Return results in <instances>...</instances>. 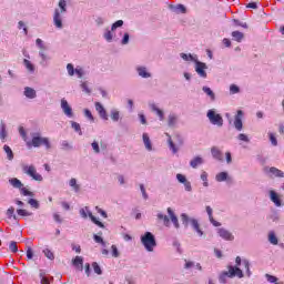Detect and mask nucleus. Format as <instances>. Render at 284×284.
Instances as JSON below:
<instances>
[{
	"label": "nucleus",
	"mask_w": 284,
	"mask_h": 284,
	"mask_svg": "<svg viewBox=\"0 0 284 284\" xmlns=\"http://www.w3.org/2000/svg\"><path fill=\"white\" fill-rule=\"evenodd\" d=\"M24 97H27L28 99H34L37 97V92L33 89L26 88Z\"/></svg>",
	"instance_id": "2eb2a0df"
},
{
	"label": "nucleus",
	"mask_w": 284,
	"mask_h": 284,
	"mask_svg": "<svg viewBox=\"0 0 284 284\" xmlns=\"http://www.w3.org/2000/svg\"><path fill=\"white\" fill-rule=\"evenodd\" d=\"M271 200L277 207H281V200L278 199V194H276V192L271 191Z\"/></svg>",
	"instance_id": "dca6fc26"
},
{
	"label": "nucleus",
	"mask_w": 284,
	"mask_h": 284,
	"mask_svg": "<svg viewBox=\"0 0 284 284\" xmlns=\"http://www.w3.org/2000/svg\"><path fill=\"white\" fill-rule=\"evenodd\" d=\"M203 92H205V94H207V97H210L212 101H214V92L212 91V89L204 87Z\"/></svg>",
	"instance_id": "c756f323"
},
{
	"label": "nucleus",
	"mask_w": 284,
	"mask_h": 284,
	"mask_svg": "<svg viewBox=\"0 0 284 284\" xmlns=\"http://www.w3.org/2000/svg\"><path fill=\"white\" fill-rule=\"evenodd\" d=\"M28 148H40V145H45L47 149H50V142L45 138L33 136L32 142H27Z\"/></svg>",
	"instance_id": "7ed1b4c3"
},
{
	"label": "nucleus",
	"mask_w": 284,
	"mask_h": 284,
	"mask_svg": "<svg viewBox=\"0 0 284 284\" xmlns=\"http://www.w3.org/2000/svg\"><path fill=\"white\" fill-rule=\"evenodd\" d=\"M232 37L235 41H239V42L243 41V34L239 31H233Z\"/></svg>",
	"instance_id": "5701e85b"
},
{
	"label": "nucleus",
	"mask_w": 284,
	"mask_h": 284,
	"mask_svg": "<svg viewBox=\"0 0 284 284\" xmlns=\"http://www.w3.org/2000/svg\"><path fill=\"white\" fill-rule=\"evenodd\" d=\"M230 91H231L232 94H236V92H239V87L232 84V85L230 87Z\"/></svg>",
	"instance_id": "8fccbe9b"
},
{
	"label": "nucleus",
	"mask_w": 284,
	"mask_h": 284,
	"mask_svg": "<svg viewBox=\"0 0 284 284\" xmlns=\"http://www.w3.org/2000/svg\"><path fill=\"white\" fill-rule=\"evenodd\" d=\"M70 185H71V187H74L75 191L79 190V186L77 185V180L75 179L70 180Z\"/></svg>",
	"instance_id": "09e8293b"
},
{
	"label": "nucleus",
	"mask_w": 284,
	"mask_h": 284,
	"mask_svg": "<svg viewBox=\"0 0 284 284\" xmlns=\"http://www.w3.org/2000/svg\"><path fill=\"white\" fill-rule=\"evenodd\" d=\"M33 256H34V253H32V248H28L27 258L32 260Z\"/></svg>",
	"instance_id": "6e6d98bb"
},
{
	"label": "nucleus",
	"mask_w": 284,
	"mask_h": 284,
	"mask_svg": "<svg viewBox=\"0 0 284 284\" xmlns=\"http://www.w3.org/2000/svg\"><path fill=\"white\" fill-rule=\"evenodd\" d=\"M207 116L213 125H223V118H221L220 114L214 113V111L210 110Z\"/></svg>",
	"instance_id": "0eeeda50"
},
{
	"label": "nucleus",
	"mask_w": 284,
	"mask_h": 284,
	"mask_svg": "<svg viewBox=\"0 0 284 284\" xmlns=\"http://www.w3.org/2000/svg\"><path fill=\"white\" fill-rule=\"evenodd\" d=\"M268 241L273 245H277V243H278V239H276V235L274 233H272V232L268 234Z\"/></svg>",
	"instance_id": "a878e982"
},
{
	"label": "nucleus",
	"mask_w": 284,
	"mask_h": 284,
	"mask_svg": "<svg viewBox=\"0 0 284 284\" xmlns=\"http://www.w3.org/2000/svg\"><path fill=\"white\" fill-rule=\"evenodd\" d=\"M176 11H178V12L185 13V7H184L183 4H179V6L176 7Z\"/></svg>",
	"instance_id": "13d9d810"
},
{
	"label": "nucleus",
	"mask_w": 284,
	"mask_h": 284,
	"mask_svg": "<svg viewBox=\"0 0 284 284\" xmlns=\"http://www.w3.org/2000/svg\"><path fill=\"white\" fill-rule=\"evenodd\" d=\"M73 266L75 267V270H83V257L77 256L73 260Z\"/></svg>",
	"instance_id": "4468645a"
},
{
	"label": "nucleus",
	"mask_w": 284,
	"mask_h": 284,
	"mask_svg": "<svg viewBox=\"0 0 284 284\" xmlns=\"http://www.w3.org/2000/svg\"><path fill=\"white\" fill-rule=\"evenodd\" d=\"M104 39H106V41H112V32L106 31V32L104 33Z\"/></svg>",
	"instance_id": "864d4df0"
},
{
	"label": "nucleus",
	"mask_w": 284,
	"mask_h": 284,
	"mask_svg": "<svg viewBox=\"0 0 284 284\" xmlns=\"http://www.w3.org/2000/svg\"><path fill=\"white\" fill-rule=\"evenodd\" d=\"M241 116H243V111H237V115L234 121L236 130H243V122L241 121Z\"/></svg>",
	"instance_id": "9b49d317"
},
{
	"label": "nucleus",
	"mask_w": 284,
	"mask_h": 284,
	"mask_svg": "<svg viewBox=\"0 0 284 284\" xmlns=\"http://www.w3.org/2000/svg\"><path fill=\"white\" fill-rule=\"evenodd\" d=\"M17 213H18L19 216H32L31 212H28L27 210H23V209H19L17 211Z\"/></svg>",
	"instance_id": "c85d7f7f"
},
{
	"label": "nucleus",
	"mask_w": 284,
	"mask_h": 284,
	"mask_svg": "<svg viewBox=\"0 0 284 284\" xmlns=\"http://www.w3.org/2000/svg\"><path fill=\"white\" fill-rule=\"evenodd\" d=\"M236 262V265H242V267H244L247 276H251L252 273H250V262H247L246 260H244L241 264V258L240 257H236L235 260Z\"/></svg>",
	"instance_id": "1a4fd4ad"
},
{
	"label": "nucleus",
	"mask_w": 284,
	"mask_h": 284,
	"mask_svg": "<svg viewBox=\"0 0 284 284\" xmlns=\"http://www.w3.org/2000/svg\"><path fill=\"white\" fill-rule=\"evenodd\" d=\"M169 145L171 148V150L176 153V148H174V142H172V138H169Z\"/></svg>",
	"instance_id": "5fc2aeb1"
},
{
	"label": "nucleus",
	"mask_w": 284,
	"mask_h": 284,
	"mask_svg": "<svg viewBox=\"0 0 284 284\" xmlns=\"http://www.w3.org/2000/svg\"><path fill=\"white\" fill-rule=\"evenodd\" d=\"M211 152H212V155L214 156V159H217V161H221V151H219V149L213 148L211 150Z\"/></svg>",
	"instance_id": "cd10ccee"
},
{
	"label": "nucleus",
	"mask_w": 284,
	"mask_h": 284,
	"mask_svg": "<svg viewBox=\"0 0 284 284\" xmlns=\"http://www.w3.org/2000/svg\"><path fill=\"white\" fill-rule=\"evenodd\" d=\"M219 234L225 241H232V239H234V236H232V233H230V232H227V231H225L223 229L219 230Z\"/></svg>",
	"instance_id": "ddd939ff"
},
{
	"label": "nucleus",
	"mask_w": 284,
	"mask_h": 284,
	"mask_svg": "<svg viewBox=\"0 0 284 284\" xmlns=\"http://www.w3.org/2000/svg\"><path fill=\"white\" fill-rule=\"evenodd\" d=\"M270 141L272 145H277L276 138L272 133L270 134Z\"/></svg>",
	"instance_id": "052dcab7"
},
{
	"label": "nucleus",
	"mask_w": 284,
	"mask_h": 284,
	"mask_svg": "<svg viewBox=\"0 0 284 284\" xmlns=\"http://www.w3.org/2000/svg\"><path fill=\"white\" fill-rule=\"evenodd\" d=\"M239 139H240V141H246V142L250 141V140L247 139V135H245V134H243V133L239 135Z\"/></svg>",
	"instance_id": "69168bd1"
},
{
	"label": "nucleus",
	"mask_w": 284,
	"mask_h": 284,
	"mask_svg": "<svg viewBox=\"0 0 284 284\" xmlns=\"http://www.w3.org/2000/svg\"><path fill=\"white\" fill-rule=\"evenodd\" d=\"M123 26V20H118L112 26V30H116V28H121Z\"/></svg>",
	"instance_id": "ea45409f"
},
{
	"label": "nucleus",
	"mask_w": 284,
	"mask_h": 284,
	"mask_svg": "<svg viewBox=\"0 0 284 284\" xmlns=\"http://www.w3.org/2000/svg\"><path fill=\"white\" fill-rule=\"evenodd\" d=\"M141 242L144 245L145 250H148V252H152V250L156 247V240H154V235L150 232H146L141 237Z\"/></svg>",
	"instance_id": "f03ea898"
},
{
	"label": "nucleus",
	"mask_w": 284,
	"mask_h": 284,
	"mask_svg": "<svg viewBox=\"0 0 284 284\" xmlns=\"http://www.w3.org/2000/svg\"><path fill=\"white\" fill-rule=\"evenodd\" d=\"M111 250H112V255L116 258V256H119V250L116 248L115 245H112Z\"/></svg>",
	"instance_id": "de8ad7c7"
},
{
	"label": "nucleus",
	"mask_w": 284,
	"mask_h": 284,
	"mask_svg": "<svg viewBox=\"0 0 284 284\" xmlns=\"http://www.w3.org/2000/svg\"><path fill=\"white\" fill-rule=\"evenodd\" d=\"M184 186H185V190L186 192H191L192 191V184L190 182H184Z\"/></svg>",
	"instance_id": "4d7b16f0"
},
{
	"label": "nucleus",
	"mask_w": 284,
	"mask_h": 284,
	"mask_svg": "<svg viewBox=\"0 0 284 284\" xmlns=\"http://www.w3.org/2000/svg\"><path fill=\"white\" fill-rule=\"evenodd\" d=\"M94 241H95V243H102L103 244V239L99 235H94Z\"/></svg>",
	"instance_id": "0e129e2a"
},
{
	"label": "nucleus",
	"mask_w": 284,
	"mask_h": 284,
	"mask_svg": "<svg viewBox=\"0 0 284 284\" xmlns=\"http://www.w3.org/2000/svg\"><path fill=\"white\" fill-rule=\"evenodd\" d=\"M95 110L99 111L101 119H104V121H108V113H105V109H103L101 103H95Z\"/></svg>",
	"instance_id": "f8f14e48"
},
{
	"label": "nucleus",
	"mask_w": 284,
	"mask_h": 284,
	"mask_svg": "<svg viewBox=\"0 0 284 284\" xmlns=\"http://www.w3.org/2000/svg\"><path fill=\"white\" fill-rule=\"evenodd\" d=\"M75 74H78L79 79H81V77H83V69L75 68Z\"/></svg>",
	"instance_id": "603ef678"
},
{
	"label": "nucleus",
	"mask_w": 284,
	"mask_h": 284,
	"mask_svg": "<svg viewBox=\"0 0 284 284\" xmlns=\"http://www.w3.org/2000/svg\"><path fill=\"white\" fill-rule=\"evenodd\" d=\"M176 179L180 183H186L187 182V180L185 179V175H183V174H178Z\"/></svg>",
	"instance_id": "79ce46f5"
},
{
	"label": "nucleus",
	"mask_w": 284,
	"mask_h": 284,
	"mask_svg": "<svg viewBox=\"0 0 284 284\" xmlns=\"http://www.w3.org/2000/svg\"><path fill=\"white\" fill-rule=\"evenodd\" d=\"M84 114L85 116H88V119H90L91 121H94V116H92V112H90V110H84Z\"/></svg>",
	"instance_id": "3c124183"
},
{
	"label": "nucleus",
	"mask_w": 284,
	"mask_h": 284,
	"mask_svg": "<svg viewBox=\"0 0 284 284\" xmlns=\"http://www.w3.org/2000/svg\"><path fill=\"white\" fill-rule=\"evenodd\" d=\"M111 119L113 121H119V111H112Z\"/></svg>",
	"instance_id": "c03bdc74"
},
{
	"label": "nucleus",
	"mask_w": 284,
	"mask_h": 284,
	"mask_svg": "<svg viewBox=\"0 0 284 284\" xmlns=\"http://www.w3.org/2000/svg\"><path fill=\"white\" fill-rule=\"evenodd\" d=\"M138 72L140 77H143L144 79H148L150 77V73L145 70V68H138Z\"/></svg>",
	"instance_id": "393cba45"
},
{
	"label": "nucleus",
	"mask_w": 284,
	"mask_h": 284,
	"mask_svg": "<svg viewBox=\"0 0 284 284\" xmlns=\"http://www.w3.org/2000/svg\"><path fill=\"white\" fill-rule=\"evenodd\" d=\"M201 163H203V159L195 158L194 160L191 161V168H196L197 165H201Z\"/></svg>",
	"instance_id": "bb28decb"
},
{
	"label": "nucleus",
	"mask_w": 284,
	"mask_h": 284,
	"mask_svg": "<svg viewBox=\"0 0 284 284\" xmlns=\"http://www.w3.org/2000/svg\"><path fill=\"white\" fill-rule=\"evenodd\" d=\"M72 128H73V130H75V132H79L80 134H82L81 133V125L79 123L72 122Z\"/></svg>",
	"instance_id": "4c0bfd02"
},
{
	"label": "nucleus",
	"mask_w": 284,
	"mask_h": 284,
	"mask_svg": "<svg viewBox=\"0 0 284 284\" xmlns=\"http://www.w3.org/2000/svg\"><path fill=\"white\" fill-rule=\"evenodd\" d=\"M234 276H237L239 278H243V271L239 267L230 266L229 272L223 273L220 276V282L225 283V278H234Z\"/></svg>",
	"instance_id": "f257e3e1"
},
{
	"label": "nucleus",
	"mask_w": 284,
	"mask_h": 284,
	"mask_svg": "<svg viewBox=\"0 0 284 284\" xmlns=\"http://www.w3.org/2000/svg\"><path fill=\"white\" fill-rule=\"evenodd\" d=\"M143 141L146 150H152V143H150V136H148V133L143 134Z\"/></svg>",
	"instance_id": "412c9836"
},
{
	"label": "nucleus",
	"mask_w": 284,
	"mask_h": 284,
	"mask_svg": "<svg viewBox=\"0 0 284 284\" xmlns=\"http://www.w3.org/2000/svg\"><path fill=\"white\" fill-rule=\"evenodd\" d=\"M270 174H271V176H284V173H282L281 170H278L276 168H271Z\"/></svg>",
	"instance_id": "aec40b11"
},
{
	"label": "nucleus",
	"mask_w": 284,
	"mask_h": 284,
	"mask_svg": "<svg viewBox=\"0 0 284 284\" xmlns=\"http://www.w3.org/2000/svg\"><path fill=\"white\" fill-rule=\"evenodd\" d=\"M205 70H207V67L205 65V63L196 62L195 72H197L200 77H203V78L207 77V73H205Z\"/></svg>",
	"instance_id": "6e6552de"
},
{
	"label": "nucleus",
	"mask_w": 284,
	"mask_h": 284,
	"mask_svg": "<svg viewBox=\"0 0 284 284\" xmlns=\"http://www.w3.org/2000/svg\"><path fill=\"white\" fill-rule=\"evenodd\" d=\"M43 252H44V255L47 256V258H49L50 261H53L54 253H52V251L45 248Z\"/></svg>",
	"instance_id": "7c9ffc66"
},
{
	"label": "nucleus",
	"mask_w": 284,
	"mask_h": 284,
	"mask_svg": "<svg viewBox=\"0 0 284 284\" xmlns=\"http://www.w3.org/2000/svg\"><path fill=\"white\" fill-rule=\"evenodd\" d=\"M41 284H50V281L48 280V277H42Z\"/></svg>",
	"instance_id": "774afa93"
},
{
	"label": "nucleus",
	"mask_w": 284,
	"mask_h": 284,
	"mask_svg": "<svg viewBox=\"0 0 284 284\" xmlns=\"http://www.w3.org/2000/svg\"><path fill=\"white\" fill-rule=\"evenodd\" d=\"M23 172L28 174L29 176L33 178L34 181H43V176L41 174L37 173V169L34 166H23Z\"/></svg>",
	"instance_id": "20e7f679"
},
{
	"label": "nucleus",
	"mask_w": 284,
	"mask_h": 284,
	"mask_svg": "<svg viewBox=\"0 0 284 284\" xmlns=\"http://www.w3.org/2000/svg\"><path fill=\"white\" fill-rule=\"evenodd\" d=\"M168 213L171 216V221L175 225V227H179V219L174 216V212H172V209H168Z\"/></svg>",
	"instance_id": "6ab92c4d"
},
{
	"label": "nucleus",
	"mask_w": 284,
	"mask_h": 284,
	"mask_svg": "<svg viewBox=\"0 0 284 284\" xmlns=\"http://www.w3.org/2000/svg\"><path fill=\"white\" fill-rule=\"evenodd\" d=\"M24 65L29 72H34V65L31 64L29 60H24Z\"/></svg>",
	"instance_id": "473e14b6"
},
{
	"label": "nucleus",
	"mask_w": 284,
	"mask_h": 284,
	"mask_svg": "<svg viewBox=\"0 0 284 284\" xmlns=\"http://www.w3.org/2000/svg\"><path fill=\"white\" fill-rule=\"evenodd\" d=\"M67 70L69 72L70 77L74 75V67L72 64H68Z\"/></svg>",
	"instance_id": "a19ab883"
},
{
	"label": "nucleus",
	"mask_w": 284,
	"mask_h": 284,
	"mask_svg": "<svg viewBox=\"0 0 284 284\" xmlns=\"http://www.w3.org/2000/svg\"><path fill=\"white\" fill-rule=\"evenodd\" d=\"M0 136H1V139H6V125H2Z\"/></svg>",
	"instance_id": "e2e57ef3"
},
{
	"label": "nucleus",
	"mask_w": 284,
	"mask_h": 284,
	"mask_svg": "<svg viewBox=\"0 0 284 284\" xmlns=\"http://www.w3.org/2000/svg\"><path fill=\"white\" fill-rule=\"evenodd\" d=\"M182 221L184 223V225H187V223H190L193 227V230H195V232H197V234L200 236H203V231L201 229H199V222H196V220H190L187 217V215L182 214Z\"/></svg>",
	"instance_id": "39448f33"
},
{
	"label": "nucleus",
	"mask_w": 284,
	"mask_h": 284,
	"mask_svg": "<svg viewBox=\"0 0 284 284\" xmlns=\"http://www.w3.org/2000/svg\"><path fill=\"white\" fill-rule=\"evenodd\" d=\"M92 148H93L94 152H99V143L93 142Z\"/></svg>",
	"instance_id": "338daca9"
},
{
	"label": "nucleus",
	"mask_w": 284,
	"mask_h": 284,
	"mask_svg": "<svg viewBox=\"0 0 284 284\" xmlns=\"http://www.w3.org/2000/svg\"><path fill=\"white\" fill-rule=\"evenodd\" d=\"M226 179H227V173H225V172H222L216 175V181H219V182L225 181Z\"/></svg>",
	"instance_id": "2f4dec72"
},
{
	"label": "nucleus",
	"mask_w": 284,
	"mask_h": 284,
	"mask_svg": "<svg viewBox=\"0 0 284 284\" xmlns=\"http://www.w3.org/2000/svg\"><path fill=\"white\" fill-rule=\"evenodd\" d=\"M128 41H130V34L125 33L124 38L122 40L123 45H125V43H128Z\"/></svg>",
	"instance_id": "680f3d73"
},
{
	"label": "nucleus",
	"mask_w": 284,
	"mask_h": 284,
	"mask_svg": "<svg viewBox=\"0 0 284 284\" xmlns=\"http://www.w3.org/2000/svg\"><path fill=\"white\" fill-rule=\"evenodd\" d=\"M7 216H8L9 219H12V216H13V219H17V216H14V207L8 209V211H7Z\"/></svg>",
	"instance_id": "c9c22d12"
},
{
	"label": "nucleus",
	"mask_w": 284,
	"mask_h": 284,
	"mask_svg": "<svg viewBox=\"0 0 284 284\" xmlns=\"http://www.w3.org/2000/svg\"><path fill=\"white\" fill-rule=\"evenodd\" d=\"M206 212H207V214H209V217H210L211 223H212L215 227H219V225H221V223L214 221V217H212V207L207 206V207H206Z\"/></svg>",
	"instance_id": "a211bd4d"
},
{
	"label": "nucleus",
	"mask_w": 284,
	"mask_h": 284,
	"mask_svg": "<svg viewBox=\"0 0 284 284\" xmlns=\"http://www.w3.org/2000/svg\"><path fill=\"white\" fill-rule=\"evenodd\" d=\"M95 210L99 214H101V216H103V219H108V213H105V211L99 209V206H97Z\"/></svg>",
	"instance_id": "49530a36"
},
{
	"label": "nucleus",
	"mask_w": 284,
	"mask_h": 284,
	"mask_svg": "<svg viewBox=\"0 0 284 284\" xmlns=\"http://www.w3.org/2000/svg\"><path fill=\"white\" fill-rule=\"evenodd\" d=\"M59 7L61 8L62 12H65V0H61L59 2Z\"/></svg>",
	"instance_id": "bf43d9fd"
},
{
	"label": "nucleus",
	"mask_w": 284,
	"mask_h": 284,
	"mask_svg": "<svg viewBox=\"0 0 284 284\" xmlns=\"http://www.w3.org/2000/svg\"><path fill=\"white\" fill-rule=\"evenodd\" d=\"M29 205H31V207H34L36 210L39 209V202L34 199L29 200Z\"/></svg>",
	"instance_id": "f704fd0d"
},
{
	"label": "nucleus",
	"mask_w": 284,
	"mask_h": 284,
	"mask_svg": "<svg viewBox=\"0 0 284 284\" xmlns=\"http://www.w3.org/2000/svg\"><path fill=\"white\" fill-rule=\"evenodd\" d=\"M61 108H62L64 114H67V116H72V108H70V105L68 104V101L62 100Z\"/></svg>",
	"instance_id": "9d476101"
},
{
	"label": "nucleus",
	"mask_w": 284,
	"mask_h": 284,
	"mask_svg": "<svg viewBox=\"0 0 284 284\" xmlns=\"http://www.w3.org/2000/svg\"><path fill=\"white\" fill-rule=\"evenodd\" d=\"M80 214H81V216H83V219H88V216H90L91 221L95 225H98L99 227H103V223H101L99 220H97V217H94V215H92V213H90V210L88 207L80 210Z\"/></svg>",
	"instance_id": "423d86ee"
},
{
	"label": "nucleus",
	"mask_w": 284,
	"mask_h": 284,
	"mask_svg": "<svg viewBox=\"0 0 284 284\" xmlns=\"http://www.w3.org/2000/svg\"><path fill=\"white\" fill-rule=\"evenodd\" d=\"M181 58L184 60V61H192V60H194V58L192 57V54H185V53H182L181 54Z\"/></svg>",
	"instance_id": "37998d69"
},
{
	"label": "nucleus",
	"mask_w": 284,
	"mask_h": 284,
	"mask_svg": "<svg viewBox=\"0 0 284 284\" xmlns=\"http://www.w3.org/2000/svg\"><path fill=\"white\" fill-rule=\"evenodd\" d=\"M92 267H93L95 274H101V266H99V264L97 262L92 264Z\"/></svg>",
	"instance_id": "e433bc0d"
},
{
	"label": "nucleus",
	"mask_w": 284,
	"mask_h": 284,
	"mask_svg": "<svg viewBox=\"0 0 284 284\" xmlns=\"http://www.w3.org/2000/svg\"><path fill=\"white\" fill-rule=\"evenodd\" d=\"M201 179L204 183V187H207V174L205 172L201 174Z\"/></svg>",
	"instance_id": "58836bf2"
},
{
	"label": "nucleus",
	"mask_w": 284,
	"mask_h": 284,
	"mask_svg": "<svg viewBox=\"0 0 284 284\" xmlns=\"http://www.w3.org/2000/svg\"><path fill=\"white\" fill-rule=\"evenodd\" d=\"M20 190H21V194H23V196H30L32 193H30V191H28V189H26V187H20Z\"/></svg>",
	"instance_id": "a18cd8bd"
},
{
	"label": "nucleus",
	"mask_w": 284,
	"mask_h": 284,
	"mask_svg": "<svg viewBox=\"0 0 284 284\" xmlns=\"http://www.w3.org/2000/svg\"><path fill=\"white\" fill-rule=\"evenodd\" d=\"M9 248H10V252H13V253L18 252L19 250L16 242H11L9 245Z\"/></svg>",
	"instance_id": "72a5a7b5"
},
{
	"label": "nucleus",
	"mask_w": 284,
	"mask_h": 284,
	"mask_svg": "<svg viewBox=\"0 0 284 284\" xmlns=\"http://www.w3.org/2000/svg\"><path fill=\"white\" fill-rule=\"evenodd\" d=\"M53 21H54L57 28H61V27H62L61 18H60V16H59V11H55Z\"/></svg>",
	"instance_id": "b1692460"
},
{
	"label": "nucleus",
	"mask_w": 284,
	"mask_h": 284,
	"mask_svg": "<svg viewBox=\"0 0 284 284\" xmlns=\"http://www.w3.org/2000/svg\"><path fill=\"white\" fill-rule=\"evenodd\" d=\"M9 182L12 185V187H18L19 190L23 187V184L17 178L9 180Z\"/></svg>",
	"instance_id": "f3484780"
},
{
	"label": "nucleus",
	"mask_w": 284,
	"mask_h": 284,
	"mask_svg": "<svg viewBox=\"0 0 284 284\" xmlns=\"http://www.w3.org/2000/svg\"><path fill=\"white\" fill-rule=\"evenodd\" d=\"M3 150L6 152V154L8 155L9 161H12V159H14V154L12 153V149H10V146L4 145Z\"/></svg>",
	"instance_id": "4be33fe9"
}]
</instances>
